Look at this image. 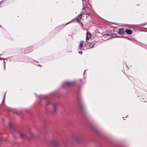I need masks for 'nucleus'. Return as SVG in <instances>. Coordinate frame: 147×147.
I'll list each match as a JSON object with an SVG mask.
<instances>
[{
  "instance_id": "nucleus-1",
  "label": "nucleus",
  "mask_w": 147,
  "mask_h": 147,
  "mask_svg": "<svg viewBox=\"0 0 147 147\" xmlns=\"http://www.w3.org/2000/svg\"><path fill=\"white\" fill-rule=\"evenodd\" d=\"M84 14H85L88 15V16L90 15L89 13L86 11H84V12H82V13L80 14L78 16H77L76 19V20L78 22H80V20L82 17V16Z\"/></svg>"
},
{
  "instance_id": "nucleus-2",
  "label": "nucleus",
  "mask_w": 147,
  "mask_h": 147,
  "mask_svg": "<svg viewBox=\"0 0 147 147\" xmlns=\"http://www.w3.org/2000/svg\"><path fill=\"white\" fill-rule=\"evenodd\" d=\"M75 83L74 81L69 82L67 81L65 82H64L63 84V85L64 86H71L72 85L74 84Z\"/></svg>"
},
{
  "instance_id": "nucleus-3",
  "label": "nucleus",
  "mask_w": 147,
  "mask_h": 147,
  "mask_svg": "<svg viewBox=\"0 0 147 147\" xmlns=\"http://www.w3.org/2000/svg\"><path fill=\"white\" fill-rule=\"evenodd\" d=\"M83 2V8L82 9L83 12L85 11H84L89 10L90 9L88 7V5L86 4H84V0H82Z\"/></svg>"
},
{
  "instance_id": "nucleus-4",
  "label": "nucleus",
  "mask_w": 147,
  "mask_h": 147,
  "mask_svg": "<svg viewBox=\"0 0 147 147\" xmlns=\"http://www.w3.org/2000/svg\"><path fill=\"white\" fill-rule=\"evenodd\" d=\"M91 37V34L90 33L88 32H87L86 33V42L85 43V44H87V40H88Z\"/></svg>"
},
{
  "instance_id": "nucleus-5",
  "label": "nucleus",
  "mask_w": 147,
  "mask_h": 147,
  "mask_svg": "<svg viewBox=\"0 0 147 147\" xmlns=\"http://www.w3.org/2000/svg\"><path fill=\"white\" fill-rule=\"evenodd\" d=\"M125 31L123 30V29H119L118 33L120 35L124 33Z\"/></svg>"
},
{
  "instance_id": "nucleus-6",
  "label": "nucleus",
  "mask_w": 147,
  "mask_h": 147,
  "mask_svg": "<svg viewBox=\"0 0 147 147\" xmlns=\"http://www.w3.org/2000/svg\"><path fill=\"white\" fill-rule=\"evenodd\" d=\"M125 32L128 34H131L132 33V31L131 30L127 29L125 30Z\"/></svg>"
},
{
  "instance_id": "nucleus-7",
  "label": "nucleus",
  "mask_w": 147,
  "mask_h": 147,
  "mask_svg": "<svg viewBox=\"0 0 147 147\" xmlns=\"http://www.w3.org/2000/svg\"><path fill=\"white\" fill-rule=\"evenodd\" d=\"M84 43V42L83 41H80V45H79V49H81V48L82 47Z\"/></svg>"
},
{
  "instance_id": "nucleus-8",
  "label": "nucleus",
  "mask_w": 147,
  "mask_h": 147,
  "mask_svg": "<svg viewBox=\"0 0 147 147\" xmlns=\"http://www.w3.org/2000/svg\"><path fill=\"white\" fill-rule=\"evenodd\" d=\"M54 111L55 112H56L57 110V107L55 105L54 106Z\"/></svg>"
},
{
  "instance_id": "nucleus-9",
  "label": "nucleus",
  "mask_w": 147,
  "mask_h": 147,
  "mask_svg": "<svg viewBox=\"0 0 147 147\" xmlns=\"http://www.w3.org/2000/svg\"><path fill=\"white\" fill-rule=\"evenodd\" d=\"M9 127H10V128H12V126L11 125L10 123H9Z\"/></svg>"
},
{
  "instance_id": "nucleus-10",
  "label": "nucleus",
  "mask_w": 147,
  "mask_h": 147,
  "mask_svg": "<svg viewBox=\"0 0 147 147\" xmlns=\"http://www.w3.org/2000/svg\"><path fill=\"white\" fill-rule=\"evenodd\" d=\"M20 136L22 137H24V136L23 134H20Z\"/></svg>"
},
{
  "instance_id": "nucleus-11",
  "label": "nucleus",
  "mask_w": 147,
  "mask_h": 147,
  "mask_svg": "<svg viewBox=\"0 0 147 147\" xmlns=\"http://www.w3.org/2000/svg\"><path fill=\"white\" fill-rule=\"evenodd\" d=\"M78 53L79 54H80L82 55V52L80 51H79Z\"/></svg>"
},
{
  "instance_id": "nucleus-12",
  "label": "nucleus",
  "mask_w": 147,
  "mask_h": 147,
  "mask_svg": "<svg viewBox=\"0 0 147 147\" xmlns=\"http://www.w3.org/2000/svg\"><path fill=\"white\" fill-rule=\"evenodd\" d=\"M5 95L4 96V98H3V101L2 102V103H3V102L4 100V98H5Z\"/></svg>"
},
{
  "instance_id": "nucleus-13",
  "label": "nucleus",
  "mask_w": 147,
  "mask_h": 147,
  "mask_svg": "<svg viewBox=\"0 0 147 147\" xmlns=\"http://www.w3.org/2000/svg\"><path fill=\"white\" fill-rule=\"evenodd\" d=\"M46 102V103L47 104H49V102Z\"/></svg>"
},
{
  "instance_id": "nucleus-14",
  "label": "nucleus",
  "mask_w": 147,
  "mask_h": 147,
  "mask_svg": "<svg viewBox=\"0 0 147 147\" xmlns=\"http://www.w3.org/2000/svg\"><path fill=\"white\" fill-rule=\"evenodd\" d=\"M5 64H4V69H5Z\"/></svg>"
},
{
  "instance_id": "nucleus-15",
  "label": "nucleus",
  "mask_w": 147,
  "mask_h": 147,
  "mask_svg": "<svg viewBox=\"0 0 147 147\" xmlns=\"http://www.w3.org/2000/svg\"><path fill=\"white\" fill-rule=\"evenodd\" d=\"M2 140V139L1 138H0V142Z\"/></svg>"
},
{
  "instance_id": "nucleus-16",
  "label": "nucleus",
  "mask_w": 147,
  "mask_h": 147,
  "mask_svg": "<svg viewBox=\"0 0 147 147\" xmlns=\"http://www.w3.org/2000/svg\"><path fill=\"white\" fill-rule=\"evenodd\" d=\"M70 22H68L67 23V24H68V23H70Z\"/></svg>"
},
{
  "instance_id": "nucleus-17",
  "label": "nucleus",
  "mask_w": 147,
  "mask_h": 147,
  "mask_svg": "<svg viewBox=\"0 0 147 147\" xmlns=\"http://www.w3.org/2000/svg\"><path fill=\"white\" fill-rule=\"evenodd\" d=\"M3 1H1L0 2V4L1 3V2H2Z\"/></svg>"
},
{
  "instance_id": "nucleus-18",
  "label": "nucleus",
  "mask_w": 147,
  "mask_h": 147,
  "mask_svg": "<svg viewBox=\"0 0 147 147\" xmlns=\"http://www.w3.org/2000/svg\"><path fill=\"white\" fill-rule=\"evenodd\" d=\"M39 66H41V65H39Z\"/></svg>"
},
{
  "instance_id": "nucleus-19",
  "label": "nucleus",
  "mask_w": 147,
  "mask_h": 147,
  "mask_svg": "<svg viewBox=\"0 0 147 147\" xmlns=\"http://www.w3.org/2000/svg\"><path fill=\"white\" fill-rule=\"evenodd\" d=\"M85 71V70H84V73Z\"/></svg>"
}]
</instances>
